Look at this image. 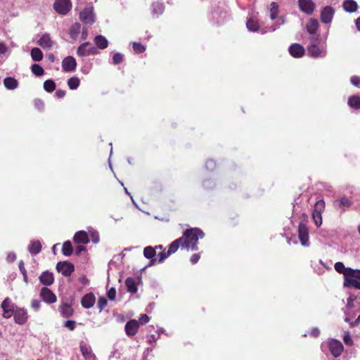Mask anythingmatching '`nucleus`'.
Segmentation results:
<instances>
[{"instance_id": "f257e3e1", "label": "nucleus", "mask_w": 360, "mask_h": 360, "mask_svg": "<svg viewBox=\"0 0 360 360\" xmlns=\"http://www.w3.org/2000/svg\"><path fill=\"white\" fill-rule=\"evenodd\" d=\"M335 271L342 274L345 277L344 286L347 288L354 287L360 290V269H353L345 267L341 262L335 264Z\"/></svg>"}, {"instance_id": "f03ea898", "label": "nucleus", "mask_w": 360, "mask_h": 360, "mask_svg": "<svg viewBox=\"0 0 360 360\" xmlns=\"http://www.w3.org/2000/svg\"><path fill=\"white\" fill-rule=\"evenodd\" d=\"M205 234L203 231L198 228H193L190 229L186 230L183 236L181 237L182 238V248H186L188 250L191 248L193 251H196L198 250V247L197 245L198 240L200 238H202Z\"/></svg>"}, {"instance_id": "7ed1b4c3", "label": "nucleus", "mask_w": 360, "mask_h": 360, "mask_svg": "<svg viewBox=\"0 0 360 360\" xmlns=\"http://www.w3.org/2000/svg\"><path fill=\"white\" fill-rule=\"evenodd\" d=\"M53 8L58 13L65 15L70 11L72 3L70 0H55Z\"/></svg>"}, {"instance_id": "20e7f679", "label": "nucleus", "mask_w": 360, "mask_h": 360, "mask_svg": "<svg viewBox=\"0 0 360 360\" xmlns=\"http://www.w3.org/2000/svg\"><path fill=\"white\" fill-rule=\"evenodd\" d=\"M91 46L90 42H85L82 44L77 50V53L78 56L83 57V56H87L89 55H94L98 53V50L94 46H91L90 48L87 49L88 46Z\"/></svg>"}, {"instance_id": "39448f33", "label": "nucleus", "mask_w": 360, "mask_h": 360, "mask_svg": "<svg viewBox=\"0 0 360 360\" xmlns=\"http://www.w3.org/2000/svg\"><path fill=\"white\" fill-rule=\"evenodd\" d=\"M56 269L64 276H70L75 271L74 265L69 262H59L56 265Z\"/></svg>"}, {"instance_id": "423d86ee", "label": "nucleus", "mask_w": 360, "mask_h": 360, "mask_svg": "<svg viewBox=\"0 0 360 360\" xmlns=\"http://www.w3.org/2000/svg\"><path fill=\"white\" fill-rule=\"evenodd\" d=\"M298 6L300 11L307 15H311L316 8V4L312 0H298Z\"/></svg>"}, {"instance_id": "0eeeda50", "label": "nucleus", "mask_w": 360, "mask_h": 360, "mask_svg": "<svg viewBox=\"0 0 360 360\" xmlns=\"http://www.w3.org/2000/svg\"><path fill=\"white\" fill-rule=\"evenodd\" d=\"M334 14L335 9L332 6H327L324 7L321 12V21L324 24L330 22L333 18Z\"/></svg>"}, {"instance_id": "6e6552de", "label": "nucleus", "mask_w": 360, "mask_h": 360, "mask_svg": "<svg viewBox=\"0 0 360 360\" xmlns=\"http://www.w3.org/2000/svg\"><path fill=\"white\" fill-rule=\"evenodd\" d=\"M298 236L302 245H309V231L306 224L303 223L299 224Z\"/></svg>"}, {"instance_id": "1a4fd4ad", "label": "nucleus", "mask_w": 360, "mask_h": 360, "mask_svg": "<svg viewBox=\"0 0 360 360\" xmlns=\"http://www.w3.org/2000/svg\"><path fill=\"white\" fill-rule=\"evenodd\" d=\"M328 346H329V349H330L331 354L335 357L340 356L343 352V348H344L343 345L339 340H332L329 342Z\"/></svg>"}, {"instance_id": "9d476101", "label": "nucleus", "mask_w": 360, "mask_h": 360, "mask_svg": "<svg viewBox=\"0 0 360 360\" xmlns=\"http://www.w3.org/2000/svg\"><path fill=\"white\" fill-rule=\"evenodd\" d=\"M308 53L313 58H323L326 55V51L324 47H319L316 44H311L308 47Z\"/></svg>"}, {"instance_id": "9b49d317", "label": "nucleus", "mask_w": 360, "mask_h": 360, "mask_svg": "<svg viewBox=\"0 0 360 360\" xmlns=\"http://www.w3.org/2000/svg\"><path fill=\"white\" fill-rule=\"evenodd\" d=\"M1 307L4 311L3 316L6 319L11 317V315L14 314V311L15 310L14 304L11 302V300L8 297L6 298L3 301L1 304Z\"/></svg>"}, {"instance_id": "f8f14e48", "label": "nucleus", "mask_w": 360, "mask_h": 360, "mask_svg": "<svg viewBox=\"0 0 360 360\" xmlns=\"http://www.w3.org/2000/svg\"><path fill=\"white\" fill-rule=\"evenodd\" d=\"M14 320L18 324H24L27 319V313L23 308H16L14 314Z\"/></svg>"}, {"instance_id": "ddd939ff", "label": "nucleus", "mask_w": 360, "mask_h": 360, "mask_svg": "<svg viewBox=\"0 0 360 360\" xmlns=\"http://www.w3.org/2000/svg\"><path fill=\"white\" fill-rule=\"evenodd\" d=\"M77 66L75 59L72 56H68L63 60L62 67L65 72L74 71Z\"/></svg>"}, {"instance_id": "4468645a", "label": "nucleus", "mask_w": 360, "mask_h": 360, "mask_svg": "<svg viewBox=\"0 0 360 360\" xmlns=\"http://www.w3.org/2000/svg\"><path fill=\"white\" fill-rule=\"evenodd\" d=\"M40 296L47 303H54L56 301V296L51 290L46 287L41 288Z\"/></svg>"}, {"instance_id": "2eb2a0df", "label": "nucleus", "mask_w": 360, "mask_h": 360, "mask_svg": "<svg viewBox=\"0 0 360 360\" xmlns=\"http://www.w3.org/2000/svg\"><path fill=\"white\" fill-rule=\"evenodd\" d=\"M139 323L138 321L133 319L128 321L125 325V331L127 335L134 336L138 330Z\"/></svg>"}, {"instance_id": "dca6fc26", "label": "nucleus", "mask_w": 360, "mask_h": 360, "mask_svg": "<svg viewBox=\"0 0 360 360\" xmlns=\"http://www.w3.org/2000/svg\"><path fill=\"white\" fill-rule=\"evenodd\" d=\"M80 20L85 24H93L94 22V18L93 12L89 9L85 8L79 13Z\"/></svg>"}, {"instance_id": "f3484780", "label": "nucleus", "mask_w": 360, "mask_h": 360, "mask_svg": "<svg viewBox=\"0 0 360 360\" xmlns=\"http://www.w3.org/2000/svg\"><path fill=\"white\" fill-rule=\"evenodd\" d=\"M304 49L300 44H293L289 47V53L294 58H300L304 54Z\"/></svg>"}, {"instance_id": "a211bd4d", "label": "nucleus", "mask_w": 360, "mask_h": 360, "mask_svg": "<svg viewBox=\"0 0 360 360\" xmlns=\"http://www.w3.org/2000/svg\"><path fill=\"white\" fill-rule=\"evenodd\" d=\"M37 44L44 49H49L53 46V42L49 34H44L37 41Z\"/></svg>"}, {"instance_id": "6ab92c4d", "label": "nucleus", "mask_w": 360, "mask_h": 360, "mask_svg": "<svg viewBox=\"0 0 360 360\" xmlns=\"http://www.w3.org/2000/svg\"><path fill=\"white\" fill-rule=\"evenodd\" d=\"M352 205V201L345 196L334 201V205L342 212H345L346 208H349Z\"/></svg>"}, {"instance_id": "aec40b11", "label": "nucleus", "mask_w": 360, "mask_h": 360, "mask_svg": "<svg viewBox=\"0 0 360 360\" xmlns=\"http://www.w3.org/2000/svg\"><path fill=\"white\" fill-rule=\"evenodd\" d=\"M73 240L76 243L87 244L89 243L90 239L86 231H79L75 233Z\"/></svg>"}, {"instance_id": "412c9836", "label": "nucleus", "mask_w": 360, "mask_h": 360, "mask_svg": "<svg viewBox=\"0 0 360 360\" xmlns=\"http://www.w3.org/2000/svg\"><path fill=\"white\" fill-rule=\"evenodd\" d=\"M40 283L46 286L51 285L54 281L53 275L49 271H44L39 276Z\"/></svg>"}, {"instance_id": "4be33fe9", "label": "nucleus", "mask_w": 360, "mask_h": 360, "mask_svg": "<svg viewBox=\"0 0 360 360\" xmlns=\"http://www.w3.org/2000/svg\"><path fill=\"white\" fill-rule=\"evenodd\" d=\"M94 303L95 297L93 293H88L85 295L81 300L82 307L86 309L91 308L94 305Z\"/></svg>"}, {"instance_id": "5701e85b", "label": "nucleus", "mask_w": 360, "mask_h": 360, "mask_svg": "<svg viewBox=\"0 0 360 360\" xmlns=\"http://www.w3.org/2000/svg\"><path fill=\"white\" fill-rule=\"evenodd\" d=\"M79 348L83 356L86 360H91L95 358V355L93 354L90 347L84 342L80 343Z\"/></svg>"}, {"instance_id": "b1692460", "label": "nucleus", "mask_w": 360, "mask_h": 360, "mask_svg": "<svg viewBox=\"0 0 360 360\" xmlns=\"http://www.w3.org/2000/svg\"><path fill=\"white\" fill-rule=\"evenodd\" d=\"M342 7L346 12L354 13L358 8L357 3L354 0H345Z\"/></svg>"}, {"instance_id": "393cba45", "label": "nucleus", "mask_w": 360, "mask_h": 360, "mask_svg": "<svg viewBox=\"0 0 360 360\" xmlns=\"http://www.w3.org/2000/svg\"><path fill=\"white\" fill-rule=\"evenodd\" d=\"M4 85L8 90H14L18 86V82L12 77H6L4 79Z\"/></svg>"}, {"instance_id": "a878e982", "label": "nucleus", "mask_w": 360, "mask_h": 360, "mask_svg": "<svg viewBox=\"0 0 360 360\" xmlns=\"http://www.w3.org/2000/svg\"><path fill=\"white\" fill-rule=\"evenodd\" d=\"M59 310L63 317H70L73 314L74 310L72 308L71 305L68 303H63L60 307Z\"/></svg>"}, {"instance_id": "bb28decb", "label": "nucleus", "mask_w": 360, "mask_h": 360, "mask_svg": "<svg viewBox=\"0 0 360 360\" xmlns=\"http://www.w3.org/2000/svg\"><path fill=\"white\" fill-rule=\"evenodd\" d=\"M156 255L155 249L151 246H147L143 250V255L147 259H151L150 265H153L155 263V259H153Z\"/></svg>"}, {"instance_id": "cd10ccee", "label": "nucleus", "mask_w": 360, "mask_h": 360, "mask_svg": "<svg viewBox=\"0 0 360 360\" xmlns=\"http://www.w3.org/2000/svg\"><path fill=\"white\" fill-rule=\"evenodd\" d=\"M182 238L181 237L175 240H174L169 246L167 250V255H170L177 251L180 245L182 247Z\"/></svg>"}, {"instance_id": "c85d7f7f", "label": "nucleus", "mask_w": 360, "mask_h": 360, "mask_svg": "<svg viewBox=\"0 0 360 360\" xmlns=\"http://www.w3.org/2000/svg\"><path fill=\"white\" fill-rule=\"evenodd\" d=\"M125 285L128 292L133 294L137 292V286L134 278L128 277L125 281Z\"/></svg>"}, {"instance_id": "c756f323", "label": "nucleus", "mask_w": 360, "mask_h": 360, "mask_svg": "<svg viewBox=\"0 0 360 360\" xmlns=\"http://www.w3.org/2000/svg\"><path fill=\"white\" fill-rule=\"evenodd\" d=\"M94 42L96 44L97 47H98L101 49H104L107 48L108 46V41L107 39L102 35L96 36L94 39Z\"/></svg>"}, {"instance_id": "7c9ffc66", "label": "nucleus", "mask_w": 360, "mask_h": 360, "mask_svg": "<svg viewBox=\"0 0 360 360\" xmlns=\"http://www.w3.org/2000/svg\"><path fill=\"white\" fill-rule=\"evenodd\" d=\"M318 27L319 22L318 20L316 19H310V20L306 25L307 32L311 34H315L316 32Z\"/></svg>"}, {"instance_id": "2f4dec72", "label": "nucleus", "mask_w": 360, "mask_h": 360, "mask_svg": "<svg viewBox=\"0 0 360 360\" xmlns=\"http://www.w3.org/2000/svg\"><path fill=\"white\" fill-rule=\"evenodd\" d=\"M41 250V245L39 240L32 241L29 247V251L32 255H37Z\"/></svg>"}, {"instance_id": "473e14b6", "label": "nucleus", "mask_w": 360, "mask_h": 360, "mask_svg": "<svg viewBox=\"0 0 360 360\" xmlns=\"http://www.w3.org/2000/svg\"><path fill=\"white\" fill-rule=\"evenodd\" d=\"M80 31L81 25L77 22L73 24L70 29V37L73 39H75L78 37V34H79Z\"/></svg>"}, {"instance_id": "72a5a7b5", "label": "nucleus", "mask_w": 360, "mask_h": 360, "mask_svg": "<svg viewBox=\"0 0 360 360\" xmlns=\"http://www.w3.org/2000/svg\"><path fill=\"white\" fill-rule=\"evenodd\" d=\"M31 57L34 61H41L43 59V53L39 48H33L31 50Z\"/></svg>"}, {"instance_id": "f704fd0d", "label": "nucleus", "mask_w": 360, "mask_h": 360, "mask_svg": "<svg viewBox=\"0 0 360 360\" xmlns=\"http://www.w3.org/2000/svg\"><path fill=\"white\" fill-rule=\"evenodd\" d=\"M348 105L354 109L360 108V97L358 96H352L348 100Z\"/></svg>"}, {"instance_id": "c9c22d12", "label": "nucleus", "mask_w": 360, "mask_h": 360, "mask_svg": "<svg viewBox=\"0 0 360 360\" xmlns=\"http://www.w3.org/2000/svg\"><path fill=\"white\" fill-rule=\"evenodd\" d=\"M247 28L250 32H257L259 29V23L257 20H253L252 18H249L246 23Z\"/></svg>"}, {"instance_id": "e433bc0d", "label": "nucleus", "mask_w": 360, "mask_h": 360, "mask_svg": "<svg viewBox=\"0 0 360 360\" xmlns=\"http://www.w3.org/2000/svg\"><path fill=\"white\" fill-rule=\"evenodd\" d=\"M62 252L65 256H68V257L70 256L72 254L73 249H72V243L70 240H67L63 243V248H62Z\"/></svg>"}, {"instance_id": "4c0bfd02", "label": "nucleus", "mask_w": 360, "mask_h": 360, "mask_svg": "<svg viewBox=\"0 0 360 360\" xmlns=\"http://www.w3.org/2000/svg\"><path fill=\"white\" fill-rule=\"evenodd\" d=\"M44 89L47 92H53L56 89V84L53 80L48 79L44 82Z\"/></svg>"}, {"instance_id": "58836bf2", "label": "nucleus", "mask_w": 360, "mask_h": 360, "mask_svg": "<svg viewBox=\"0 0 360 360\" xmlns=\"http://www.w3.org/2000/svg\"><path fill=\"white\" fill-rule=\"evenodd\" d=\"M32 72L36 76L40 77L44 74V70L43 68L37 63H34L31 67Z\"/></svg>"}, {"instance_id": "ea45409f", "label": "nucleus", "mask_w": 360, "mask_h": 360, "mask_svg": "<svg viewBox=\"0 0 360 360\" xmlns=\"http://www.w3.org/2000/svg\"><path fill=\"white\" fill-rule=\"evenodd\" d=\"M80 83L79 78L77 77H72L68 81V85L72 90L77 89Z\"/></svg>"}, {"instance_id": "a19ab883", "label": "nucleus", "mask_w": 360, "mask_h": 360, "mask_svg": "<svg viewBox=\"0 0 360 360\" xmlns=\"http://www.w3.org/2000/svg\"><path fill=\"white\" fill-rule=\"evenodd\" d=\"M312 219L317 227H319L322 224L321 213H319V212H312Z\"/></svg>"}, {"instance_id": "79ce46f5", "label": "nucleus", "mask_w": 360, "mask_h": 360, "mask_svg": "<svg viewBox=\"0 0 360 360\" xmlns=\"http://www.w3.org/2000/svg\"><path fill=\"white\" fill-rule=\"evenodd\" d=\"M133 49L136 53H141L146 51V47L139 42H134Z\"/></svg>"}, {"instance_id": "37998d69", "label": "nucleus", "mask_w": 360, "mask_h": 360, "mask_svg": "<svg viewBox=\"0 0 360 360\" xmlns=\"http://www.w3.org/2000/svg\"><path fill=\"white\" fill-rule=\"evenodd\" d=\"M325 207V202L323 200H318L315 205L313 212H319V213H322L323 210Z\"/></svg>"}, {"instance_id": "c03bdc74", "label": "nucleus", "mask_w": 360, "mask_h": 360, "mask_svg": "<svg viewBox=\"0 0 360 360\" xmlns=\"http://www.w3.org/2000/svg\"><path fill=\"white\" fill-rule=\"evenodd\" d=\"M271 6L272 7L270 11V18L271 20H274L278 15V6L275 2H272Z\"/></svg>"}, {"instance_id": "a18cd8bd", "label": "nucleus", "mask_w": 360, "mask_h": 360, "mask_svg": "<svg viewBox=\"0 0 360 360\" xmlns=\"http://www.w3.org/2000/svg\"><path fill=\"white\" fill-rule=\"evenodd\" d=\"M19 269H20V271L21 272V274H22L23 276V280L24 281L27 283H28V278H27V271L24 266V262L22 260H21L20 262H19Z\"/></svg>"}, {"instance_id": "49530a36", "label": "nucleus", "mask_w": 360, "mask_h": 360, "mask_svg": "<svg viewBox=\"0 0 360 360\" xmlns=\"http://www.w3.org/2000/svg\"><path fill=\"white\" fill-rule=\"evenodd\" d=\"M124 56L120 53H116L114 54L112 57V63L115 65H118L121 63L123 60Z\"/></svg>"}, {"instance_id": "de8ad7c7", "label": "nucleus", "mask_w": 360, "mask_h": 360, "mask_svg": "<svg viewBox=\"0 0 360 360\" xmlns=\"http://www.w3.org/2000/svg\"><path fill=\"white\" fill-rule=\"evenodd\" d=\"M107 300L105 297H101L98 298L97 306L100 309V311H101L107 306Z\"/></svg>"}, {"instance_id": "09e8293b", "label": "nucleus", "mask_w": 360, "mask_h": 360, "mask_svg": "<svg viewBox=\"0 0 360 360\" xmlns=\"http://www.w3.org/2000/svg\"><path fill=\"white\" fill-rule=\"evenodd\" d=\"M153 13L160 14L163 11V6L161 4L156 2L153 4Z\"/></svg>"}, {"instance_id": "8fccbe9b", "label": "nucleus", "mask_w": 360, "mask_h": 360, "mask_svg": "<svg viewBox=\"0 0 360 360\" xmlns=\"http://www.w3.org/2000/svg\"><path fill=\"white\" fill-rule=\"evenodd\" d=\"M343 340H344V342L345 343V345H347L351 346L353 345V340H352V339L350 336V334L348 331H347L344 333Z\"/></svg>"}, {"instance_id": "3c124183", "label": "nucleus", "mask_w": 360, "mask_h": 360, "mask_svg": "<svg viewBox=\"0 0 360 360\" xmlns=\"http://www.w3.org/2000/svg\"><path fill=\"white\" fill-rule=\"evenodd\" d=\"M90 236L91 241L96 244L99 242V234L96 231H90Z\"/></svg>"}, {"instance_id": "603ef678", "label": "nucleus", "mask_w": 360, "mask_h": 360, "mask_svg": "<svg viewBox=\"0 0 360 360\" xmlns=\"http://www.w3.org/2000/svg\"><path fill=\"white\" fill-rule=\"evenodd\" d=\"M64 326L70 330H74L76 327V322L72 320H68L65 322Z\"/></svg>"}, {"instance_id": "864d4df0", "label": "nucleus", "mask_w": 360, "mask_h": 360, "mask_svg": "<svg viewBox=\"0 0 360 360\" xmlns=\"http://www.w3.org/2000/svg\"><path fill=\"white\" fill-rule=\"evenodd\" d=\"M356 299V296L354 295H350L349 297L347 298V303L346 305V307L347 309H352L354 307V301Z\"/></svg>"}, {"instance_id": "5fc2aeb1", "label": "nucleus", "mask_w": 360, "mask_h": 360, "mask_svg": "<svg viewBox=\"0 0 360 360\" xmlns=\"http://www.w3.org/2000/svg\"><path fill=\"white\" fill-rule=\"evenodd\" d=\"M107 296L110 300H114L116 297V290L115 288H111L108 292H107Z\"/></svg>"}, {"instance_id": "6e6d98bb", "label": "nucleus", "mask_w": 360, "mask_h": 360, "mask_svg": "<svg viewBox=\"0 0 360 360\" xmlns=\"http://www.w3.org/2000/svg\"><path fill=\"white\" fill-rule=\"evenodd\" d=\"M352 85L358 86L360 84V77L357 76H352L350 79Z\"/></svg>"}, {"instance_id": "4d7b16f0", "label": "nucleus", "mask_w": 360, "mask_h": 360, "mask_svg": "<svg viewBox=\"0 0 360 360\" xmlns=\"http://www.w3.org/2000/svg\"><path fill=\"white\" fill-rule=\"evenodd\" d=\"M149 320H150V318L148 315L142 314V315H141V316L139 318V322L141 324H146L149 321Z\"/></svg>"}, {"instance_id": "13d9d810", "label": "nucleus", "mask_w": 360, "mask_h": 360, "mask_svg": "<svg viewBox=\"0 0 360 360\" xmlns=\"http://www.w3.org/2000/svg\"><path fill=\"white\" fill-rule=\"evenodd\" d=\"M169 256V255H167V251L159 253V255H158V257H159L158 262L159 263L162 262Z\"/></svg>"}, {"instance_id": "bf43d9fd", "label": "nucleus", "mask_w": 360, "mask_h": 360, "mask_svg": "<svg viewBox=\"0 0 360 360\" xmlns=\"http://www.w3.org/2000/svg\"><path fill=\"white\" fill-rule=\"evenodd\" d=\"M31 306L35 311H37L40 307V301L37 300H32Z\"/></svg>"}, {"instance_id": "052dcab7", "label": "nucleus", "mask_w": 360, "mask_h": 360, "mask_svg": "<svg viewBox=\"0 0 360 360\" xmlns=\"http://www.w3.org/2000/svg\"><path fill=\"white\" fill-rule=\"evenodd\" d=\"M200 254H194L191 256V262L193 264H196L199 259H200Z\"/></svg>"}, {"instance_id": "680f3d73", "label": "nucleus", "mask_w": 360, "mask_h": 360, "mask_svg": "<svg viewBox=\"0 0 360 360\" xmlns=\"http://www.w3.org/2000/svg\"><path fill=\"white\" fill-rule=\"evenodd\" d=\"M15 259H16V255H15V253H13V252H9V253L8 254L6 259H7V261H8V262H13V261H15Z\"/></svg>"}, {"instance_id": "e2e57ef3", "label": "nucleus", "mask_w": 360, "mask_h": 360, "mask_svg": "<svg viewBox=\"0 0 360 360\" xmlns=\"http://www.w3.org/2000/svg\"><path fill=\"white\" fill-rule=\"evenodd\" d=\"M65 94H66L65 91L62 90V89H58L56 91V96L58 98H61L65 96Z\"/></svg>"}, {"instance_id": "0e129e2a", "label": "nucleus", "mask_w": 360, "mask_h": 360, "mask_svg": "<svg viewBox=\"0 0 360 360\" xmlns=\"http://www.w3.org/2000/svg\"><path fill=\"white\" fill-rule=\"evenodd\" d=\"M215 162L213 161V160H208L207 162H206V167L207 168H208L210 170H212L214 169L215 167Z\"/></svg>"}, {"instance_id": "69168bd1", "label": "nucleus", "mask_w": 360, "mask_h": 360, "mask_svg": "<svg viewBox=\"0 0 360 360\" xmlns=\"http://www.w3.org/2000/svg\"><path fill=\"white\" fill-rule=\"evenodd\" d=\"M86 251V248L83 245H77L76 247V255H79L82 252Z\"/></svg>"}, {"instance_id": "338daca9", "label": "nucleus", "mask_w": 360, "mask_h": 360, "mask_svg": "<svg viewBox=\"0 0 360 360\" xmlns=\"http://www.w3.org/2000/svg\"><path fill=\"white\" fill-rule=\"evenodd\" d=\"M320 334V331L317 328L311 329L310 335L313 337H318Z\"/></svg>"}, {"instance_id": "774afa93", "label": "nucleus", "mask_w": 360, "mask_h": 360, "mask_svg": "<svg viewBox=\"0 0 360 360\" xmlns=\"http://www.w3.org/2000/svg\"><path fill=\"white\" fill-rule=\"evenodd\" d=\"M360 323V315L358 316V318L353 322L349 323L350 327H355L358 326Z\"/></svg>"}]
</instances>
